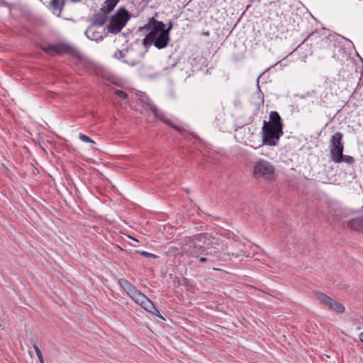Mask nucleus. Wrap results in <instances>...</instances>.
<instances>
[{
	"instance_id": "1",
	"label": "nucleus",
	"mask_w": 363,
	"mask_h": 363,
	"mask_svg": "<svg viewBox=\"0 0 363 363\" xmlns=\"http://www.w3.org/2000/svg\"><path fill=\"white\" fill-rule=\"evenodd\" d=\"M269 120L268 124L264 121L262 127L264 136L263 142L268 145L274 146L283 134V124L281 117L278 112L272 111L269 114Z\"/></svg>"
},
{
	"instance_id": "2",
	"label": "nucleus",
	"mask_w": 363,
	"mask_h": 363,
	"mask_svg": "<svg viewBox=\"0 0 363 363\" xmlns=\"http://www.w3.org/2000/svg\"><path fill=\"white\" fill-rule=\"evenodd\" d=\"M208 241V235L199 233L193 236L184 238L180 242L181 250L189 257H199L203 254Z\"/></svg>"
},
{
	"instance_id": "3",
	"label": "nucleus",
	"mask_w": 363,
	"mask_h": 363,
	"mask_svg": "<svg viewBox=\"0 0 363 363\" xmlns=\"http://www.w3.org/2000/svg\"><path fill=\"white\" fill-rule=\"evenodd\" d=\"M164 27L165 25L163 22L156 21L154 18H152L145 26L150 30L152 44L158 49L166 48L170 40L169 34L164 30Z\"/></svg>"
},
{
	"instance_id": "4",
	"label": "nucleus",
	"mask_w": 363,
	"mask_h": 363,
	"mask_svg": "<svg viewBox=\"0 0 363 363\" xmlns=\"http://www.w3.org/2000/svg\"><path fill=\"white\" fill-rule=\"evenodd\" d=\"M205 245L206 247L203 249L204 250V252L202 255H205L213 258L215 257L218 260L225 259L224 256L225 253L224 252L228 249V247L219 239H216L208 235V241Z\"/></svg>"
},
{
	"instance_id": "5",
	"label": "nucleus",
	"mask_w": 363,
	"mask_h": 363,
	"mask_svg": "<svg viewBox=\"0 0 363 363\" xmlns=\"http://www.w3.org/2000/svg\"><path fill=\"white\" fill-rule=\"evenodd\" d=\"M130 14L125 8H120L111 17L107 30L109 33L116 34L125 26L129 20Z\"/></svg>"
},
{
	"instance_id": "6",
	"label": "nucleus",
	"mask_w": 363,
	"mask_h": 363,
	"mask_svg": "<svg viewBox=\"0 0 363 363\" xmlns=\"http://www.w3.org/2000/svg\"><path fill=\"white\" fill-rule=\"evenodd\" d=\"M253 174L255 178L262 177L266 180L272 181L275 176L274 167L269 162L260 160L254 167Z\"/></svg>"
},
{
	"instance_id": "7",
	"label": "nucleus",
	"mask_w": 363,
	"mask_h": 363,
	"mask_svg": "<svg viewBox=\"0 0 363 363\" xmlns=\"http://www.w3.org/2000/svg\"><path fill=\"white\" fill-rule=\"evenodd\" d=\"M343 135L340 132L334 133L330 139V159L333 160L336 157H341L344 145L342 143Z\"/></svg>"
},
{
	"instance_id": "8",
	"label": "nucleus",
	"mask_w": 363,
	"mask_h": 363,
	"mask_svg": "<svg viewBox=\"0 0 363 363\" xmlns=\"http://www.w3.org/2000/svg\"><path fill=\"white\" fill-rule=\"evenodd\" d=\"M143 107L145 111L152 112L154 114L155 117L157 118V119H160L162 122L171 125L177 131H182V129L181 128L176 125L172 124L170 120L167 119L164 113L160 111L152 102L149 101H143Z\"/></svg>"
},
{
	"instance_id": "9",
	"label": "nucleus",
	"mask_w": 363,
	"mask_h": 363,
	"mask_svg": "<svg viewBox=\"0 0 363 363\" xmlns=\"http://www.w3.org/2000/svg\"><path fill=\"white\" fill-rule=\"evenodd\" d=\"M316 298L322 303L325 304L329 308L338 313H342L345 311L344 306L333 300L323 293H318L316 294Z\"/></svg>"
},
{
	"instance_id": "10",
	"label": "nucleus",
	"mask_w": 363,
	"mask_h": 363,
	"mask_svg": "<svg viewBox=\"0 0 363 363\" xmlns=\"http://www.w3.org/2000/svg\"><path fill=\"white\" fill-rule=\"evenodd\" d=\"M133 51H129L128 50H117L114 53V57H116L118 60H122L123 62L130 65V66H135L138 65L140 62V57L138 56V57L133 59Z\"/></svg>"
},
{
	"instance_id": "11",
	"label": "nucleus",
	"mask_w": 363,
	"mask_h": 363,
	"mask_svg": "<svg viewBox=\"0 0 363 363\" xmlns=\"http://www.w3.org/2000/svg\"><path fill=\"white\" fill-rule=\"evenodd\" d=\"M40 48L47 53L53 55L54 54H62L68 52L70 47L65 44H56L48 46H40Z\"/></svg>"
},
{
	"instance_id": "12",
	"label": "nucleus",
	"mask_w": 363,
	"mask_h": 363,
	"mask_svg": "<svg viewBox=\"0 0 363 363\" xmlns=\"http://www.w3.org/2000/svg\"><path fill=\"white\" fill-rule=\"evenodd\" d=\"M138 304L141 306L145 311H148L149 313H151L164 320V318L160 315L158 309L146 296L144 295L138 302Z\"/></svg>"
},
{
	"instance_id": "13",
	"label": "nucleus",
	"mask_w": 363,
	"mask_h": 363,
	"mask_svg": "<svg viewBox=\"0 0 363 363\" xmlns=\"http://www.w3.org/2000/svg\"><path fill=\"white\" fill-rule=\"evenodd\" d=\"M107 20V14L100 11L94 16L91 20V24L96 26H102Z\"/></svg>"
},
{
	"instance_id": "14",
	"label": "nucleus",
	"mask_w": 363,
	"mask_h": 363,
	"mask_svg": "<svg viewBox=\"0 0 363 363\" xmlns=\"http://www.w3.org/2000/svg\"><path fill=\"white\" fill-rule=\"evenodd\" d=\"M120 0H106L101 9L100 11L104 12L106 14L109 13L111 11L113 10L115 6L119 2Z\"/></svg>"
},
{
	"instance_id": "15",
	"label": "nucleus",
	"mask_w": 363,
	"mask_h": 363,
	"mask_svg": "<svg viewBox=\"0 0 363 363\" xmlns=\"http://www.w3.org/2000/svg\"><path fill=\"white\" fill-rule=\"evenodd\" d=\"M85 35L89 39L91 40L99 41L103 40L101 33L95 30L91 26L87 28V30L85 31Z\"/></svg>"
},
{
	"instance_id": "16",
	"label": "nucleus",
	"mask_w": 363,
	"mask_h": 363,
	"mask_svg": "<svg viewBox=\"0 0 363 363\" xmlns=\"http://www.w3.org/2000/svg\"><path fill=\"white\" fill-rule=\"evenodd\" d=\"M347 226L355 230H363V218H357L349 220Z\"/></svg>"
},
{
	"instance_id": "17",
	"label": "nucleus",
	"mask_w": 363,
	"mask_h": 363,
	"mask_svg": "<svg viewBox=\"0 0 363 363\" xmlns=\"http://www.w3.org/2000/svg\"><path fill=\"white\" fill-rule=\"evenodd\" d=\"M65 0H51L50 6L54 12H57V16H60L63 9Z\"/></svg>"
},
{
	"instance_id": "18",
	"label": "nucleus",
	"mask_w": 363,
	"mask_h": 363,
	"mask_svg": "<svg viewBox=\"0 0 363 363\" xmlns=\"http://www.w3.org/2000/svg\"><path fill=\"white\" fill-rule=\"evenodd\" d=\"M128 296H130L135 301L138 303V302L140 300V298L144 296V294L138 290L134 286L126 292Z\"/></svg>"
},
{
	"instance_id": "19",
	"label": "nucleus",
	"mask_w": 363,
	"mask_h": 363,
	"mask_svg": "<svg viewBox=\"0 0 363 363\" xmlns=\"http://www.w3.org/2000/svg\"><path fill=\"white\" fill-rule=\"evenodd\" d=\"M332 161L337 162V163H340L342 162H345L346 163L352 164L354 162V160L351 156L344 155L343 152H342L340 158H339L338 157H336Z\"/></svg>"
},
{
	"instance_id": "20",
	"label": "nucleus",
	"mask_w": 363,
	"mask_h": 363,
	"mask_svg": "<svg viewBox=\"0 0 363 363\" xmlns=\"http://www.w3.org/2000/svg\"><path fill=\"white\" fill-rule=\"evenodd\" d=\"M119 284L121 286L125 292H128L131 289L133 285H132L128 281L124 279H121L119 280Z\"/></svg>"
},
{
	"instance_id": "21",
	"label": "nucleus",
	"mask_w": 363,
	"mask_h": 363,
	"mask_svg": "<svg viewBox=\"0 0 363 363\" xmlns=\"http://www.w3.org/2000/svg\"><path fill=\"white\" fill-rule=\"evenodd\" d=\"M33 348L35 350V352L36 355L39 359L40 363H45L43 357V354H42L41 351L40 350L39 347L35 344H34Z\"/></svg>"
},
{
	"instance_id": "22",
	"label": "nucleus",
	"mask_w": 363,
	"mask_h": 363,
	"mask_svg": "<svg viewBox=\"0 0 363 363\" xmlns=\"http://www.w3.org/2000/svg\"><path fill=\"white\" fill-rule=\"evenodd\" d=\"M79 139L84 142V143H94V141L91 140V138H90L89 136L83 134V133H79Z\"/></svg>"
},
{
	"instance_id": "23",
	"label": "nucleus",
	"mask_w": 363,
	"mask_h": 363,
	"mask_svg": "<svg viewBox=\"0 0 363 363\" xmlns=\"http://www.w3.org/2000/svg\"><path fill=\"white\" fill-rule=\"evenodd\" d=\"M135 253H138L140 255L145 257H149V258H156L157 257V256L155 255L145 252V251H135Z\"/></svg>"
},
{
	"instance_id": "24",
	"label": "nucleus",
	"mask_w": 363,
	"mask_h": 363,
	"mask_svg": "<svg viewBox=\"0 0 363 363\" xmlns=\"http://www.w3.org/2000/svg\"><path fill=\"white\" fill-rule=\"evenodd\" d=\"M152 44V37L150 36V32L147 34L145 38L143 40V45H147Z\"/></svg>"
},
{
	"instance_id": "25",
	"label": "nucleus",
	"mask_w": 363,
	"mask_h": 363,
	"mask_svg": "<svg viewBox=\"0 0 363 363\" xmlns=\"http://www.w3.org/2000/svg\"><path fill=\"white\" fill-rule=\"evenodd\" d=\"M115 94L121 99H125L127 98L128 94L122 90H116Z\"/></svg>"
},
{
	"instance_id": "26",
	"label": "nucleus",
	"mask_w": 363,
	"mask_h": 363,
	"mask_svg": "<svg viewBox=\"0 0 363 363\" xmlns=\"http://www.w3.org/2000/svg\"><path fill=\"white\" fill-rule=\"evenodd\" d=\"M172 26H173V23H172V21H169V23H168V27H167V28H165V27H164V31H167V33L168 34H169V31H170V30L172 28Z\"/></svg>"
},
{
	"instance_id": "27",
	"label": "nucleus",
	"mask_w": 363,
	"mask_h": 363,
	"mask_svg": "<svg viewBox=\"0 0 363 363\" xmlns=\"http://www.w3.org/2000/svg\"><path fill=\"white\" fill-rule=\"evenodd\" d=\"M208 260H209V259L208 257H202L199 259V261L201 262H207Z\"/></svg>"
},
{
	"instance_id": "28",
	"label": "nucleus",
	"mask_w": 363,
	"mask_h": 363,
	"mask_svg": "<svg viewBox=\"0 0 363 363\" xmlns=\"http://www.w3.org/2000/svg\"><path fill=\"white\" fill-rule=\"evenodd\" d=\"M169 250L171 252H174V251H177V250H181V248H180V247H172L169 248Z\"/></svg>"
},
{
	"instance_id": "29",
	"label": "nucleus",
	"mask_w": 363,
	"mask_h": 363,
	"mask_svg": "<svg viewBox=\"0 0 363 363\" xmlns=\"http://www.w3.org/2000/svg\"><path fill=\"white\" fill-rule=\"evenodd\" d=\"M359 340L363 342V332L359 334Z\"/></svg>"
},
{
	"instance_id": "30",
	"label": "nucleus",
	"mask_w": 363,
	"mask_h": 363,
	"mask_svg": "<svg viewBox=\"0 0 363 363\" xmlns=\"http://www.w3.org/2000/svg\"><path fill=\"white\" fill-rule=\"evenodd\" d=\"M228 254L230 255V252H228ZM231 254H232L233 255H235V257H238V256L240 255H239V253L231 252Z\"/></svg>"
},
{
	"instance_id": "31",
	"label": "nucleus",
	"mask_w": 363,
	"mask_h": 363,
	"mask_svg": "<svg viewBox=\"0 0 363 363\" xmlns=\"http://www.w3.org/2000/svg\"><path fill=\"white\" fill-rule=\"evenodd\" d=\"M130 239H132L133 240H134V242H138V240L135 238H131V237H129Z\"/></svg>"
},
{
	"instance_id": "32",
	"label": "nucleus",
	"mask_w": 363,
	"mask_h": 363,
	"mask_svg": "<svg viewBox=\"0 0 363 363\" xmlns=\"http://www.w3.org/2000/svg\"><path fill=\"white\" fill-rule=\"evenodd\" d=\"M264 103V97L262 96V101H261V104H263Z\"/></svg>"
}]
</instances>
